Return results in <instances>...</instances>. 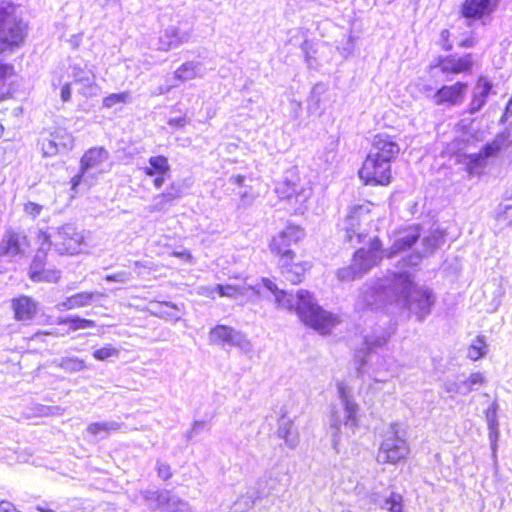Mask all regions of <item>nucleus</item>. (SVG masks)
<instances>
[{
	"label": "nucleus",
	"instance_id": "1",
	"mask_svg": "<svg viewBox=\"0 0 512 512\" xmlns=\"http://www.w3.org/2000/svg\"><path fill=\"white\" fill-rule=\"evenodd\" d=\"M370 220L367 205H354L349 208L348 213L340 225L343 232L342 238L351 245L368 243V249L361 247L354 253L353 262L349 267L339 269L337 276L342 281L353 280L361 277L372 267L378 265L384 258L382 243L377 236L367 238V234L361 228L362 223Z\"/></svg>",
	"mask_w": 512,
	"mask_h": 512
},
{
	"label": "nucleus",
	"instance_id": "2",
	"mask_svg": "<svg viewBox=\"0 0 512 512\" xmlns=\"http://www.w3.org/2000/svg\"><path fill=\"white\" fill-rule=\"evenodd\" d=\"M361 298L356 304L357 309L383 308L393 312L395 307L419 321L430 314L435 301L432 290H364Z\"/></svg>",
	"mask_w": 512,
	"mask_h": 512
},
{
	"label": "nucleus",
	"instance_id": "3",
	"mask_svg": "<svg viewBox=\"0 0 512 512\" xmlns=\"http://www.w3.org/2000/svg\"><path fill=\"white\" fill-rule=\"evenodd\" d=\"M43 238L42 246L33 258L28 275L34 283H56L60 278V271L47 268L45 245L54 246L59 254L73 255L80 251L83 236L73 225L66 224L52 232L43 233Z\"/></svg>",
	"mask_w": 512,
	"mask_h": 512
},
{
	"label": "nucleus",
	"instance_id": "4",
	"mask_svg": "<svg viewBox=\"0 0 512 512\" xmlns=\"http://www.w3.org/2000/svg\"><path fill=\"white\" fill-rule=\"evenodd\" d=\"M279 307L295 311L300 320L321 334H328L339 317L317 304L309 290H270Z\"/></svg>",
	"mask_w": 512,
	"mask_h": 512
},
{
	"label": "nucleus",
	"instance_id": "5",
	"mask_svg": "<svg viewBox=\"0 0 512 512\" xmlns=\"http://www.w3.org/2000/svg\"><path fill=\"white\" fill-rule=\"evenodd\" d=\"M391 333L385 330H375L364 337V347L355 353L359 376H367L375 382H386L397 372L396 360L387 354H381Z\"/></svg>",
	"mask_w": 512,
	"mask_h": 512
},
{
	"label": "nucleus",
	"instance_id": "6",
	"mask_svg": "<svg viewBox=\"0 0 512 512\" xmlns=\"http://www.w3.org/2000/svg\"><path fill=\"white\" fill-rule=\"evenodd\" d=\"M337 390L342 404V411L332 410L328 431L331 436L332 447L336 453L339 452L341 426L343 425L345 429H349L352 432L358 426V405L353 401L350 389L343 382H339Z\"/></svg>",
	"mask_w": 512,
	"mask_h": 512
},
{
	"label": "nucleus",
	"instance_id": "7",
	"mask_svg": "<svg viewBox=\"0 0 512 512\" xmlns=\"http://www.w3.org/2000/svg\"><path fill=\"white\" fill-rule=\"evenodd\" d=\"M27 34V26L11 2H0V53L19 47Z\"/></svg>",
	"mask_w": 512,
	"mask_h": 512
},
{
	"label": "nucleus",
	"instance_id": "8",
	"mask_svg": "<svg viewBox=\"0 0 512 512\" xmlns=\"http://www.w3.org/2000/svg\"><path fill=\"white\" fill-rule=\"evenodd\" d=\"M443 237L434 232L422 238L421 250L416 249L408 257L403 258L401 261V267L397 271H393L389 274L388 279L391 282L392 288H412L413 274L410 270L404 268H415L417 267L422 259L431 253L439 246Z\"/></svg>",
	"mask_w": 512,
	"mask_h": 512
},
{
	"label": "nucleus",
	"instance_id": "9",
	"mask_svg": "<svg viewBox=\"0 0 512 512\" xmlns=\"http://www.w3.org/2000/svg\"><path fill=\"white\" fill-rule=\"evenodd\" d=\"M409 454L406 432L399 423H391L383 436L377 453V461L381 464H396Z\"/></svg>",
	"mask_w": 512,
	"mask_h": 512
},
{
	"label": "nucleus",
	"instance_id": "10",
	"mask_svg": "<svg viewBox=\"0 0 512 512\" xmlns=\"http://www.w3.org/2000/svg\"><path fill=\"white\" fill-rule=\"evenodd\" d=\"M360 178L370 185H388L391 181V164L368 154L359 170Z\"/></svg>",
	"mask_w": 512,
	"mask_h": 512
},
{
	"label": "nucleus",
	"instance_id": "11",
	"mask_svg": "<svg viewBox=\"0 0 512 512\" xmlns=\"http://www.w3.org/2000/svg\"><path fill=\"white\" fill-rule=\"evenodd\" d=\"M506 138L498 135L491 143H487L478 153L466 154L461 162L470 175H480L487 165L488 158L495 156L504 146Z\"/></svg>",
	"mask_w": 512,
	"mask_h": 512
},
{
	"label": "nucleus",
	"instance_id": "12",
	"mask_svg": "<svg viewBox=\"0 0 512 512\" xmlns=\"http://www.w3.org/2000/svg\"><path fill=\"white\" fill-rule=\"evenodd\" d=\"M209 340L212 344L239 348L245 354L252 350V344L246 335L226 325H217L212 328Z\"/></svg>",
	"mask_w": 512,
	"mask_h": 512
},
{
	"label": "nucleus",
	"instance_id": "13",
	"mask_svg": "<svg viewBox=\"0 0 512 512\" xmlns=\"http://www.w3.org/2000/svg\"><path fill=\"white\" fill-rule=\"evenodd\" d=\"M292 172H288L283 180L275 186V192L281 199L288 200L291 204L304 205L310 198L312 191L310 187L296 182L295 177L289 178Z\"/></svg>",
	"mask_w": 512,
	"mask_h": 512
},
{
	"label": "nucleus",
	"instance_id": "14",
	"mask_svg": "<svg viewBox=\"0 0 512 512\" xmlns=\"http://www.w3.org/2000/svg\"><path fill=\"white\" fill-rule=\"evenodd\" d=\"M69 76L73 78V84L78 92L85 97L96 96L99 93V86L95 82V75L92 70L81 63H73L69 66Z\"/></svg>",
	"mask_w": 512,
	"mask_h": 512
},
{
	"label": "nucleus",
	"instance_id": "15",
	"mask_svg": "<svg viewBox=\"0 0 512 512\" xmlns=\"http://www.w3.org/2000/svg\"><path fill=\"white\" fill-rule=\"evenodd\" d=\"M486 382L483 373L475 372L469 377L457 376L455 379H447L444 384V390L449 394L467 395L470 392L477 390L481 385Z\"/></svg>",
	"mask_w": 512,
	"mask_h": 512
},
{
	"label": "nucleus",
	"instance_id": "16",
	"mask_svg": "<svg viewBox=\"0 0 512 512\" xmlns=\"http://www.w3.org/2000/svg\"><path fill=\"white\" fill-rule=\"evenodd\" d=\"M304 236V231L298 226H288L286 229L281 231L271 242V250L281 257H285L286 254L294 256L293 252L289 248L292 242L296 243Z\"/></svg>",
	"mask_w": 512,
	"mask_h": 512
},
{
	"label": "nucleus",
	"instance_id": "17",
	"mask_svg": "<svg viewBox=\"0 0 512 512\" xmlns=\"http://www.w3.org/2000/svg\"><path fill=\"white\" fill-rule=\"evenodd\" d=\"M192 37V29L182 30L177 26H169L158 38L157 49L169 51L188 43Z\"/></svg>",
	"mask_w": 512,
	"mask_h": 512
},
{
	"label": "nucleus",
	"instance_id": "18",
	"mask_svg": "<svg viewBox=\"0 0 512 512\" xmlns=\"http://www.w3.org/2000/svg\"><path fill=\"white\" fill-rule=\"evenodd\" d=\"M73 137L65 130H58L42 139L41 148L44 156H54L73 147Z\"/></svg>",
	"mask_w": 512,
	"mask_h": 512
},
{
	"label": "nucleus",
	"instance_id": "19",
	"mask_svg": "<svg viewBox=\"0 0 512 512\" xmlns=\"http://www.w3.org/2000/svg\"><path fill=\"white\" fill-rule=\"evenodd\" d=\"M27 238L16 232H7L0 243V256L15 260L25 254Z\"/></svg>",
	"mask_w": 512,
	"mask_h": 512
},
{
	"label": "nucleus",
	"instance_id": "20",
	"mask_svg": "<svg viewBox=\"0 0 512 512\" xmlns=\"http://www.w3.org/2000/svg\"><path fill=\"white\" fill-rule=\"evenodd\" d=\"M467 90V84L456 82L453 85H444L433 94L436 105L456 106L462 103Z\"/></svg>",
	"mask_w": 512,
	"mask_h": 512
},
{
	"label": "nucleus",
	"instance_id": "21",
	"mask_svg": "<svg viewBox=\"0 0 512 512\" xmlns=\"http://www.w3.org/2000/svg\"><path fill=\"white\" fill-rule=\"evenodd\" d=\"M400 152L399 145L393 138L387 134H377L372 143L368 154H374L376 157L392 163Z\"/></svg>",
	"mask_w": 512,
	"mask_h": 512
},
{
	"label": "nucleus",
	"instance_id": "22",
	"mask_svg": "<svg viewBox=\"0 0 512 512\" xmlns=\"http://www.w3.org/2000/svg\"><path fill=\"white\" fill-rule=\"evenodd\" d=\"M421 234L418 226H412L404 231L399 232L397 238L389 249H383L384 257L392 258L395 255L405 252L412 248V246L419 240Z\"/></svg>",
	"mask_w": 512,
	"mask_h": 512
},
{
	"label": "nucleus",
	"instance_id": "23",
	"mask_svg": "<svg viewBox=\"0 0 512 512\" xmlns=\"http://www.w3.org/2000/svg\"><path fill=\"white\" fill-rule=\"evenodd\" d=\"M293 258L294 256H289L288 254L285 257H281L279 259V267L286 284L298 285L302 282L307 269V263H294Z\"/></svg>",
	"mask_w": 512,
	"mask_h": 512
},
{
	"label": "nucleus",
	"instance_id": "24",
	"mask_svg": "<svg viewBox=\"0 0 512 512\" xmlns=\"http://www.w3.org/2000/svg\"><path fill=\"white\" fill-rule=\"evenodd\" d=\"M108 159V152L104 148H92L81 159V174L72 178L73 186L79 184L80 179L91 169H98Z\"/></svg>",
	"mask_w": 512,
	"mask_h": 512
},
{
	"label": "nucleus",
	"instance_id": "25",
	"mask_svg": "<svg viewBox=\"0 0 512 512\" xmlns=\"http://www.w3.org/2000/svg\"><path fill=\"white\" fill-rule=\"evenodd\" d=\"M14 318L17 321H30L37 313V303L28 296H20L12 300Z\"/></svg>",
	"mask_w": 512,
	"mask_h": 512
},
{
	"label": "nucleus",
	"instance_id": "26",
	"mask_svg": "<svg viewBox=\"0 0 512 512\" xmlns=\"http://www.w3.org/2000/svg\"><path fill=\"white\" fill-rule=\"evenodd\" d=\"M498 0H465L462 14L465 18L478 19L489 14L497 5Z\"/></svg>",
	"mask_w": 512,
	"mask_h": 512
},
{
	"label": "nucleus",
	"instance_id": "27",
	"mask_svg": "<svg viewBox=\"0 0 512 512\" xmlns=\"http://www.w3.org/2000/svg\"><path fill=\"white\" fill-rule=\"evenodd\" d=\"M492 90V83L485 77H480L473 91L472 100L469 104L468 112L473 115L480 111L485 105L487 98Z\"/></svg>",
	"mask_w": 512,
	"mask_h": 512
},
{
	"label": "nucleus",
	"instance_id": "28",
	"mask_svg": "<svg viewBox=\"0 0 512 512\" xmlns=\"http://www.w3.org/2000/svg\"><path fill=\"white\" fill-rule=\"evenodd\" d=\"M277 435L283 439L286 446L294 449L299 444V432L293 421L284 415L278 421Z\"/></svg>",
	"mask_w": 512,
	"mask_h": 512
},
{
	"label": "nucleus",
	"instance_id": "29",
	"mask_svg": "<svg viewBox=\"0 0 512 512\" xmlns=\"http://www.w3.org/2000/svg\"><path fill=\"white\" fill-rule=\"evenodd\" d=\"M472 66L471 55L455 58L453 56L447 57L440 62V68L444 73L458 74L468 71Z\"/></svg>",
	"mask_w": 512,
	"mask_h": 512
},
{
	"label": "nucleus",
	"instance_id": "30",
	"mask_svg": "<svg viewBox=\"0 0 512 512\" xmlns=\"http://www.w3.org/2000/svg\"><path fill=\"white\" fill-rule=\"evenodd\" d=\"M123 424L114 420L94 422L87 426V433L98 438L105 439L111 433L116 432L122 428Z\"/></svg>",
	"mask_w": 512,
	"mask_h": 512
},
{
	"label": "nucleus",
	"instance_id": "31",
	"mask_svg": "<svg viewBox=\"0 0 512 512\" xmlns=\"http://www.w3.org/2000/svg\"><path fill=\"white\" fill-rule=\"evenodd\" d=\"M205 74L203 65L199 61H188L183 63L174 72V77L180 81H188L194 78H201Z\"/></svg>",
	"mask_w": 512,
	"mask_h": 512
},
{
	"label": "nucleus",
	"instance_id": "32",
	"mask_svg": "<svg viewBox=\"0 0 512 512\" xmlns=\"http://www.w3.org/2000/svg\"><path fill=\"white\" fill-rule=\"evenodd\" d=\"M181 187L172 183L165 192L154 197V205L151 211H162L168 205H171L174 200L181 197Z\"/></svg>",
	"mask_w": 512,
	"mask_h": 512
},
{
	"label": "nucleus",
	"instance_id": "33",
	"mask_svg": "<svg viewBox=\"0 0 512 512\" xmlns=\"http://www.w3.org/2000/svg\"><path fill=\"white\" fill-rule=\"evenodd\" d=\"M141 495L151 511L161 510L164 500L168 498V490H142Z\"/></svg>",
	"mask_w": 512,
	"mask_h": 512
},
{
	"label": "nucleus",
	"instance_id": "34",
	"mask_svg": "<svg viewBox=\"0 0 512 512\" xmlns=\"http://www.w3.org/2000/svg\"><path fill=\"white\" fill-rule=\"evenodd\" d=\"M148 162L149 166L143 169L145 175L152 177L159 174L170 173V165L165 156H152L149 158Z\"/></svg>",
	"mask_w": 512,
	"mask_h": 512
},
{
	"label": "nucleus",
	"instance_id": "35",
	"mask_svg": "<svg viewBox=\"0 0 512 512\" xmlns=\"http://www.w3.org/2000/svg\"><path fill=\"white\" fill-rule=\"evenodd\" d=\"M93 294L89 292H81L69 297L66 301L57 304L59 310H70L80 308L91 303Z\"/></svg>",
	"mask_w": 512,
	"mask_h": 512
},
{
	"label": "nucleus",
	"instance_id": "36",
	"mask_svg": "<svg viewBox=\"0 0 512 512\" xmlns=\"http://www.w3.org/2000/svg\"><path fill=\"white\" fill-rule=\"evenodd\" d=\"M168 499L164 500L161 512H193L189 504L168 491Z\"/></svg>",
	"mask_w": 512,
	"mask_h": 512
},
{
	"label": "nucleus",
	"instance_id": "37",
	"mask_svg": "<svg viewBox=\"0 0 512 512\" xmlns=\"http://www.w3.org/2000/svg\"><path fill=\"white\" fill-rule=\"evenodd\" d=\"M482 296H484L485 298L491 299V301L489 303H485L483 305V308L485 309V311L489 312V313L496 311L501 303V297H502L501 291L500 290H488V293H486L485 290H475L472 297L475 299H479Z\"/></svg>",
	"mask_w": 512,
	"mask_h": 512
},
{
	"label": "nucleus",
	"instance_id": "38",
	"mask_svg": "<svg viewBox=\"0 0 512 512\" xmlns=\"http://www.w3.org/2000/svg\"><path fill=\"white\" fill-rule=\"evenodd\" d=\"M327 91V87L324 84L318 83L314 85L311 90L309 99H308V110L311 113H314L320 109V103L322 99V95Z\"/></svg>",
	"mask_w": 512,
	"mask_h": 512
},
{
	"label": "nucleus",
	"instance_id": "39",
	"mask_svg": "<svg viewBox=\"0 0 512 512\" xmlns=\"http://www.w3.org/2000/svg\"><path fill=\"white\" fill-rule=\"evenodd\" d=\"M487 353V344L483 336H478L468 348L467 356L473 361L482 358Z\"/></svg>",
	"mask_w": 512,
	"mask_h": 512
},
{
	"label": "nucleus",
	"instance_id": "40",
	"mask_svg": "<svg viewBox=\"0 0 512 512\" xmlns=\"http://www.w3.org/2000/svg\"><path fill=\"white\" fill-rule=\"evenodd\" d=\"M70 324V329L73 331L79 329H87L95 326V322L93 320L84 319L78 316H69L66 318H60L58 320V324Z\"/></svg>",
	"mask_w": 512,
	"mask_h": 512
},
{
	"label": "nucleus",
	"instance_id": "41",
	"mask_svg": "<svg viewBox=\"0 0 512 512\" xmlns=\"http://www.w3.org/2000/svg\"><path fill=\"white\" fill-rule=\"evenodd\" d=\"M58 366L66 372H78L85 368V363L77 357H63L58 362Z\"/></svg>",
	"mask_w": 512,
	"mask_h": 512
},
{
	"label": "nucleus",
	"instance_id": "42",
	"mask_svg": "<svg viewBox=\"0 0 512 512\" xmlns=\"http://www.w3.org/2000/svg\"><path fill=\"white\" fill-rule=\"evenodd\" d=\"M131 101V96L128 91L120 93H112L103 99V107L112 108L117 104H125Z\"/></svg>",
	"mask_w": 512,
	"mask_h": 512
},
{
	"label": "nucleus",
	"instance_id": "43",
	"mask_svg": "<svg viewBox=\"0 0 512 512\" xmlns=\"http://www.w3.org/2000/svg\"><path fill=\"white\" fill-rule=\"evenodd\" d=\"M383 509L388 512H403L402 496L400 494L391 493L383 503Z\"/></svg>",
	"mask_w": 512,
	"mask_h": 512
},
{
	"label": "nucleus",
	"instance_id": "44",
	"mask_svg": "<svg viewBox=\"0 0 512 512\" xmlns=\"http://www.w3.org/2000/svg\"><path fill=\"white\" fill-rule=\"evenodd\" d=\"M118 350L116 348H114L112 345L108 344L104 347H101L99 349H96L94 352H93V357L96 359V360H99V361H104L110 357H113V356H117L118 355Z\"/></svg>",
	"mask_w": 512,
	"mask_h": 512
},
{
	"label": "nucleus",
	"instance_id": "45",
	"mask_svg": "<svg viewBox=\"0 0 512 512\" xmlns=\"http://www.w3.org/2000/svg\"><path fill=\"white\" fill-rule=\"evenodd\" d=\"M254 503L253 495L241 496L233 505L234 512H243L250 507H252Z\"/></svg>",
	"mask_w": 512,
	"mask_h": 512
},
{
	"label": "nucleus",
	"instance_id": "46",
	"mask_svg": "<svg viewBox=\"0 0 512 512\" xmlns=\"http://www.w3.org/2000/svg\"><path fill=\"white\" fill-rule=\"evenodd\" d=\"M487 424L491 431L497 432L498 422L496 416V404H492L486 411Z\"/></svg>",
	"mask_w": 512,
	"mask_h": 512
},
{
	"label": "nucleus",
	"instance_id": "47",
	"mask_svg": "<svg viewBox=\"0 0 512 512\" xmlns=\"http://www.w3.org/2000/svg\"><path fill=\"white\" fill-rule=\"evenodd\" d=\"M24 210L31 217L36 218L37 216L40 215L41 211L43 210V206L34 202H28L27 204H25Z\"/></svg>",
	"mask_w": 512,
	"mask_h": 512
},
{
	"label": "nucleus",
	"instance_id": "48",
	"mask_svg": "<svg viewBox=\"0 0 512 512\" xmlns=\"http://www.w3.org/2000/svg\"><path fill=\"white\" fill-rule=\"evenodd\" d=\"M157 473H158V476L163 480L169 479L172 475L170 466L166 463H161V462L157 463Z\"/></svg>",
	"mask_w": 512,
	"mask_h": 512
},
{
	"label": "nucleus",
	"instance_id": "49",
	"mask_svg": "<svg viewBox=\"0 0 512 512\" xmlns=\"http://www.w3.org/2000/svg\"><path fill=\"white\" fill-rule=\"evenodd\" d=\"M449 36H450V33L446 29L442 30L440 33V45L446 51H449L452 49V44L449 42Z\"/></svg>",
	"mask_w": 512,
	"mask_h": 512
},
{
	"label": "nucleus",
	"instance_id": "50",
	"mask_svg": "<svg viewBox=\"0 0 512 512\" xmlns=\"http://www.w3.org/2000/svg\"><path fill=\"white\" fill-rule=\"evenodd\" d=\"M237 194L239 195L244 205H250L255 199V197L247 189H241L237 192Z\"/></svg>",
	"mask_w": 512,
	"mask_h": 512
},
{
	"label": "nucleus",
	"instance_id": "51",
	"mask_svg": "<svg viewBox=\"0 0 512 512\" xmlns=\"http://www.w3.org/2000/svg\"><path fill=\"white\" fill-rule=\"evenodd\" d=\"M205 427L204 421H195L191 430L187 433V439L190 440L194 435H197Z\"/></svg>",
	"mask_w": 512,
	"mask_h": 512
},
{
	"label": "nucleus",
	"instance_id": "52",
	"mask_svg": "<svg viewBox=\"0 0 512 512\" xmlns=\"http://www.w3.org/2000/svg\"><path fill=\"white\" fill-rule=\"evenodd\" d=\"M12 66L0 65V86L4 83L5 79L12 74Z\"/></svg>",
	"mask_w": 512,
	"mask_h": 512
},
{
	"label": "nucleus",
	"instance_id": "53",
	"mask_svg": "<svg viewBox=\"0 0 512 512\" xmlns=\"http://www.w3.org/2000/svg\"><path fill=\"white\" fill-rule=\"evenodd\" d=\"M186 124V117L171 118L168 120V125L172 127L183 128Z\"/></svg>",
	"mask_w": 512,
	"mask_h": 512
},
{
	"label": "nucleus",
	"instance_id": "54",
	"mask_svg": "<svg viewBox=\"0 0 512 512\" xmlns=\"http://www.w3.org/2000/svg\"><path fill=\"white\" fill-rule=\"evenodd\" d=\"M0 512H21L18 510L11 502L9 501H1L0 502Z\"/></svg>",
	"mask_w": 512,
	"mask_h": 512
},
{
	"label": "nucleus",
	"instance_id": "55",
	"mask_svg": "<svg viewBox=\"0 0 512 512\" xmlns=\"http://www.w3.org/2000/svg\"><path fill=\"white\" fill-rule=\"evenodd\" d=\"M71 98V83L67 82L63 85L61 89V99L64 102L69 101Z\"/></svg>",
	"mask_w": 512,
	"mask_h": 512
},
{
	"label": "nucleus",
	"instance_id": "56",
	"mask_svg": "<svg viewBox=\"0 0 512 512\" xmlns=\"http://www.w3.org/2000/svg\"><path fill=\"white\" fill-rule=\"evenodd\" d=\"M172 255L180 258L181 260H183L185 262H191V259H192V256L188 250L173 251Z\"/></svg>",
	"mask_w": 512,
	"mask_h": 512
},
{
	"label": "nucleus",
	"instance_id": "57",
	"mask_svg": "<svg viewBox=\"0 0 512 512\" xmlns=\"http://www.w3.org/2000/svg\"><path fill=\"white\" fill-rule=\"evenodd\" d=\"M244 180H245V177L242 176V175H232L229 178V183L231 185H234V186H237L239 188H242Z\"/></svg>",
	"mask_w": 512,
	"mask_h": 512
},
{
	"label": "nucleus",
	"instance_id": "58",
	"mask_svg": "<svg viewBox=\"0 0 512 512\" xmlns=\"http://www.w3.org/2000/svg\"><path fill=\"white\" fill-rule=\"evenodd\" d=\"M166 175L167 174L155 175V179L153 181L155 188L160 189L163 186Z\"/></svg>",
	"mask_w": 512,
	"mask_h": 512
},
{
	"label": "nucleus",
	"instance_id": "59",
	"mask_svg": "<svg viewBox=\"0 0 512 512\" xmlns=\"http://www.w3.org/2000/svg\"><path fill=\"white\" fill-rule=\"evenodd\" d=\"M119 2L120 0H97V3L103 8L111 4L117 5Z\"/></svg>",
	"mask_w": 512,
	"mask_h": 512
},
{
	"label": "nucleus",
	"instance_id": "60",
	"mask_svg": "<svg viewBox=\"0 0 512 512\" xmlns=\"http://www.w3.org/2000/svg\"><path fill=\"white\" fill-rule=\"evenodd\" d=\"M263 284H264V288H267V289H270V288H278L277 285L275 283H273L270 279L268 278H263Z\"/></svg>",
	"mask_w": 512,
	"mask_h": 512
},
{
	"label": "nucleus",
	"instance_id": "61",
	"mask_svg": "<svg viewBox=\"0 0 512 512\" xmlns=\"http://www.w3.org/2000/svg\"><path fill=\"white\" fill-rule=\"evenodd\" d=\"M170 91V87H159L153 95H162Z\"/></svg>",
	"mask_w": 512,
	"mask_h": 512
},
{
	"label": "nucleus",
	"instance_id": "62",
	"mask_svg": "<svg viewBox=\"0 0 512 512\" xmlns=\"http://www.w3.org/2000/svg\"><path fill=\"white\" fill-rule=\"evenodd\" d=\"M422 91H424L427 94V96H430L433 92V89L430 86L423 85Z\"/></svg>",
	"mask_w": 512,
	"mask_h": 512
},
{
	"label": "nucleus",
	"instance_id": "63",
	"mask_svg": "<svg viewBox=\"0 0 512 512\" xmlns=\"http://www.w3.org/2000/svg\"><path fill=\"white\" fill-rule=\"evenodd\" d=\"M116 277H118V276H117V275H113V276H112V275H106V276H105V280H106L108 283H109V282H111V281H118V280L116 279Z\"/></svg>",
	"mask_w": 512,
	"mask_h": 512
},
{
	"label": "nucleus",
	"instance_id": "64",
	"mask_svg": "<svg viewBox=\"0 0 512 512\" xmlns=\"http://www.w3.org/2000/svg\"><path fill=\"white\" fill-rule=\"evenodd\" d=\"M37 509L40 511V512H55L54 510L52 509H49V508H44L42 506H38Z\"/></svg>",
	"mask_w": 512,
	"mask_h": 512
}]
</instances>
